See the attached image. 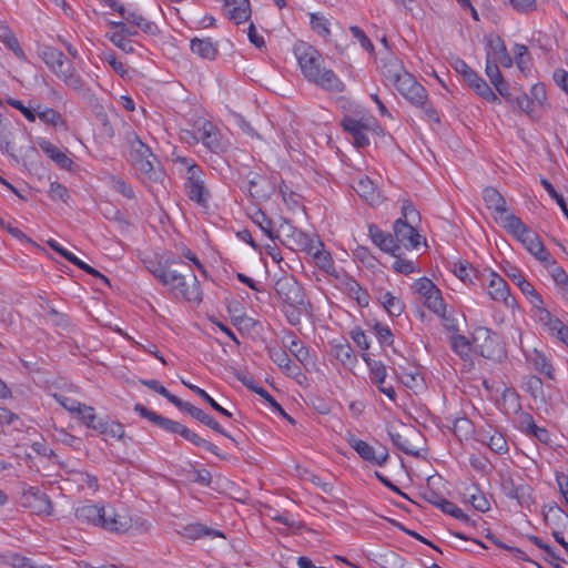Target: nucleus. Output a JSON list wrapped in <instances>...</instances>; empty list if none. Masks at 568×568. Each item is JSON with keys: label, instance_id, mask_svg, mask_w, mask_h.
I'll list each match as a JSON object with an SVG mask.
<instances>
[{"label": "nucleus", "instance_id": "25", "mask_svg": "<svg viewBox=\"0 0 568 568\" xmlns=\"http://www.w3.org/2000/svg\"><path fill=\"white\" fill-rule=\"evenodd\" d=\"M368 234L376 246H378L382 251L396 256V245L390 233H385L377 225L369 224Z\"/></svg>", "mask_w": 568, "mask_h": 568}, {"label": "nucleus", "instance_id": "9", "mask_svg": "<svg viewBox=\"0 0 568 568\" xmlns=\"http://www.w3.org/2000/svg\"><path fill=\"white\" fill-rule=\"evenodd\" d=\"M474 351L488 359H500L504 356V349L500 345L499 336L487 327H477L471 337Z\"/></svg>", "mask_w": 568, "mask_h": 568}, {"label": "nucleus", "instance_id": "23", "mask_svg": "<svg viewBox=\"0 0 568 568\" xmlns=\"http://www.w3.org/2000/svg\"><path fill=\"white\" fill-rule=\"evenodd\" d=\"M38 145L60 169L72 170L74 162L64 151L45 139L39 140Z\"/></svg>", "mask_w": 568, "mask_h": 568}, {"label": "nucleus", "instance_id": "42", "mask_svg": "<svg viewBox=\"0 0 568 568\" xmlns=\"http://www.w3.org/2000/svg\"><path fill=\"white\" fill-rule=\"evenodd\" d=\"M470 88L485 101L490 103H500L498 95L491 90V88L481 77H479Z\"/></svg>", "mask_w": 568, "mask_h": 568}, {"label": "nucleus", "instance_id": "51", "mask_svg": "<svg viewBox=\"0 0 568 568\" xmlns=\"http://www.w3.org/2000/svg\"><path fill=\"white\" fill-rule=\"evenodd\" d=\"M437 508H439L444 514H447L460 521L469 520V517L460 508H458L453 501L445 498H443Z\"/></svg>", "mask_w": 568, "mask_h": 568}, {"label": "nucleus", "instance_id": "19", "mask_svg": "<svg viewBox=\"0 0 568 568\" xmlns=\"http://www.w3.org/2000/svg\"><path fill=\"white\" fill-rule=\"evenodd\" d=\"M503 488L508 498L517 500V503L525 508H530L535 504L532 496V488L524 483H516L513 478H508Z\"/></svg>", "mask_w": 568, "mask_h": 568}, {"label": "nucleus", "instance_id": "33", "mask_svg": "<svg viewBox=\"0 0 568 568\" xmlns=\"http://www.w3.org/2000/svg\"><path fill=\"white\" fill-rule=\"evenodd\" d=\"M292 239L298 246V250L306 252L308 255L318 247H324V243L317 236H311L303 231H294Z\"/></svg>", "mask_w": 568, "mask_h": 568}, {"label": "nucleus", "instance_id": "47", "mask_svg": "<svg viewBox=\"0 0 568 568\" xmlns=\"http://www.w3.org/2000/svg\"><path fill=\"white\" fill-rule=\"evenodd\" d=\"M452 349L462 358L468 357L473 344L464 335H454L450 338Z\"/></svg>", "mask_w": 568, "mask_h": 568}, {"label": "nucleus", "instance_id": "54", "mask_svg": "<svg viewBox=\"0 0 568 568\" xmlns=\"http://www.w3.org/2000/svg\"><path fill=\"white\" fill-rule=\"evenodd\" d=\"M523 387L534 398L541 396L542 392H544L542 381L536 375H530V376L525 377Z\"/></svg>", "mask_w": 568, "mask_h": 568}, {"label": "nucleus", "instance_id": "18", "mask_svg": "<svg viewBox=\"0 0 568 568\" xmlns=\"http://www.w3.org/2000/svg\"><path fill=\"white\" fill-rule=\"evenodd\" d=\"M389 438L396 448L409 456H419V449L415 445L422 438L419 432L414 428H408L404 433L388 430Z\"/></svg>", "mask_w": 568, "mask_h": 568}, {"label": "nucleus", "instance_id": "58", "mask_svg": "<svg viewBox=\"0 0 568 568\" xmlns=\"http://www.w3.org/2000/svg\"><path fill=\"white\" fill-rule=\"evenodd\" d=\"M437 286L433 283L432 280L427 277H420L416 280L413 284V290L417 294H419L423 300L430 293H434Z\"/></svg>", "mask_w": 568, "mask_h": 568}, {"label": "nucleus", "instance_id": "20", "mask_svg": "<svg viewBox=\"0 0 568 568\" xmlns=\"http://www.w3.org/2000/svg\"><path fill=\"white\" fill-rule=\"evenodd\" d=\"M362 358L367 363L371 373V379L375 383L384 395H386L390 400H395L396 392L393 386L385 385L386 378V367L382 362L372 361L368 354H362Z\"/></svg>", "mask_w": 568, "mask_h": 568}, {"label": "nucleus", "instance_id": "39", "mask_svg": "<svg viewBox=\"0 0 568 568\" xmlns=\"http://www.w3.org/2000/svg\"><path fill=\"white\" fill-rule=\"evenodd\" d=\"M183 536L190 539H199L204 536L224 537L223 532L209 528L202 524H191L185 526Z\"/></svg>", "mask_w": 568, "mask_h": 568}, {"label": "nucleus", "instance_id": "22", "mask_svg": "<svg viewBox=\"0 0 568 568\" xmlns=\"http://www.w3.org/2000/svg\"><path fill=\"white\" fill-rule=\"evenodd\" d=\"M341 125L345 132L352 135L356 148L361 149L369 145V139L365 133L367 126L362 120L345 116L341 121Z\"/></svg>", "mask_w": 568, "mask_h": 568}, {"label": "nucleus", "instance_id": "11", "mask_svg": "<svg viewBox=\"0 0 568 568\" xmlns=\"http://www.w3.org/2000/svg\"><path fill=\"white\" fill-rule=\"evenodd\" d=\"M393 237L396 245V253L402 248L414 250L420 244V234L414 224L405 220H396L393 225Z\"/></svg>", "mask_w": 568, "mask_h": 568}, {"label": "nucleus", "instance_id": "37", "mask_svg": "<svg viewBox=\"0 0 568 568\" xmlns=\"http://www.w3.org/2000/svg\"><path fill=\"white\" fill-rule=\"evenodd\" d=\"M452 430L459 442L469 439L476 432L473 422L467 417L456 418L453 423Z\"/></svg>", "mask_w": 568, "mask_h": 568}, {"label": "nucleus", "instance_id": "48", "mask_svg": "<svg viewBox=\"0 0 568 568\" xmlns=\"http://www.w3.org/2000/svg\"><path fill=\"white\" fill-rule=\"evenodd\" d=\"M487 446L489 449L496 454L503 455L508 452V444L505 436L501 433L496 430L493 432V435L489 436V440L487 442Z\"/></svg>", "mask_w": 568, "mask_h": 568}, {"label": "nucleus", "instance_id": "15", "mask_svg": "<svg viewBox=\"0 0 568 568\" xmlns=\"http://www.w3.org/2000/svg\"><path fill=\"white\" fill-rule=\"evenodd\" d=\"M105 519L101 523V528L116 534H124L132 527V517L126 510H116L114 507L106 506L104 516Z\"/></svg>", "mask_w": 568, "mask_h": 568}, {"label": "nucleus", "instance_id": "34", "mask_svg": "<svg viewBox=\"0 0 568 568\" xmlns=\"http://www.w3.org/2000/svg\"><path fill=\"white\" fill-rule=\"evenodd\" d=\"M345 290L348 295L356 300L359 306H367L369 303V295L366 290H364L357 281L352 277H346L344 281Z\"/></svg>", "mask_w": 568, "mask_h": 568}, {"label": "nucleus", "instance_id": "49", "mask_svg": "<svg viewBox=\"0 0 568 568\" xmlns=\"http://www.w3.org/2000/svg\"><path fill=\"white\" fill-rule=\"evenodd\" d=\"M2 41L14 53V55L17 58H19V59L26 58L24 51L20 47V43H19L17 37L13 34V32L9 28H4Z\"/></svg>", "mask_w": 568, "mask_h": 568}, {"label": "nucleus", "instance_id": "32", "mask_svg": "<svg viewBox=\"0 0 568 568\" xmlns=\"http://www.w3.org/2000/svg\"><path fill=\"white\" fill-rule=\"evenodd\" d=\"M353 189L361 197L365 199L371 204L377 202L379 199L376 186L367 176L359 178L353 185Z\"/></svg>", "mask_w": 568, "mask_h": 568}, {"label": "nucleus", "instance_id": "13", "mask_svg": "<svg viewBox=\"0 0 568 568\" xmlns=\"http://www.w3.org/2000/svg\"><path fill=\"white\" fill-rule=\"evenodd\" d=\"M110 9L120 13V16L134 27L140 28L144 33L149 36H155L159 33V28L153 21H149L141 13L135 11H129L118 0H102Z\"/></svg>", "mask_w": 568, "mask_h": 568}, {"label": "nucleus", "instance_id": "7", "mask_svg": "<svg viewBox=\"0 0 568 568\" xmlns=\"http://www.w3.org/2000/svg\"><path fill=\"white\" fill-rule=\"evenodd\" d=\"M394 87L410 104L422 109L429 120L436 123L440 122L437 110L428 99L427 90L417 82L413 74L409 72L407 74H403L402 80H399Z\"/></svg>", "mask_w": 568, "mask_h": 568}, {"label": "nucleus", "instance_id": "14", "mask_svg": "<svg viewBox=\"0 0 568 568\" xmlns=\"http://www.w3.org/2000/svg\"><path fill=\"white\" fill-rule=\"evenodd\" d=\"M347 443L365 462L383 466L388 460L389 455L385 447L376 452L373 446H371L365 440L355 437L354 435L348 437Z\"/></svg>", "mask_w": 568, "mask_h": 568}, {"label": "nucleus", "instance_id": "57", "mask_svg": "<svg viewBox=\"0 0 568 568\" xmlns=\"http://www.w3.org/2000/svg\"><path fill=\"white\" fill-rule=\"evenodd\" d=\"M3 562L13 568H31V559L23 557L17 552H8L2 556Z\"/></svg>", "mask_w": 568, "mask_h": 568}, {"label": "nucleus", "instance_id": "46", "mask_svg": "<svg viewBox=\"0 0 568 568\" xmlns=\"http://www.w3.org/2000/svg\"><path fill=\"white\" fill-rule=\"evenodd\" d=\"M453 272L464 283H473V278L477 277V270L466 261L455 263Z\"/></svg>", "mask_w": 568, "mask_h": 568}, {"label": "nucleus", "instance_id": "64", "mask_svg": "<svg viewBox=\"0 0 568 568\" xmlns=\"http://www.w3.org/2000/svg\"><path fill=\"white\" fill-rule=\"evenodd\" d=\"M551 276L556 284L561 287L565 295H568V275L560 266H555L551 271Z\"/></svg>", "mask_w": 568, "mask_h": 568}, {"label": "nucleus", "instance_id": "44", "mask_svg": "<svg viewBox=\"0 0 568 568\" xmlns=\"http://www.w3.org/2000/svg\"><path fill=\"white\" fill-rule=\"evenodd\" d=\"M382 303L385 311L393 317L399 316L404 312V303L400 298L394 296L390 292H386L382 296Z\"/></svg>", "mask_w": 568, "mask_h": 568}, {"label": "nucleus", "instance_id": "38", "mask_svg": "<svg viewBox=\"0 0 568 568\" xmlns=\"http://www.w3.org/2000/svg\"><path fill=\"white\" fill-rule=\"evenodd\" d=\"M182 384L187 387L190 390H192L194 394L200 396L203 400H205L215 412L220 413L221 415L231 418L232 413L227 409L223 408L217 402H215L204 389L200 388L199 386L191 384L190 382H186L184 379H181Z\"/></svg>", "mask_w": 568, "mask_h": 568}, {"label": "nucleus", "instance_id": "60", "mask_svg": "<svg viewBox=\"0 0 568 568\" xmlns=\"http://www.w3.org/2000/svg\"><path fill=\"white\" fill-rule=\"evenodd\" d=\"M288 349L302 364L307 362L310 357V352L308 348L301 341L292 339Z\"/></svg>", "mask_w": 568, "mask_h": 568}, {"label": "nucleus", "instance_id": "56", "mask_svg": "<svg viewBox=\"0 0 568 568\" xmlns=\"http://www.w3.org/2000/svg\"><path fill=\"white\" fill-rule=\"evenodd\" d=\"M485 73L488 77L489 81L494 85L495 83L504 80V77L499 70L498 64L491 59V54L489 51L486 53V68Z\"/></svg>", "mask_w": 568, "mask_h": 568}, {"label": "nucleus", "instance_id": "24", "mask_svg": "<svg viewBox=\"0 0 568 568\" xmlns=\"http://www.w3.org/2000/svg\"><path fill=\"white\" fill-rule=\"evenodd\" d=\"M190 50L201 59L213 61L219 55L217 42L211 38H193L190 41Z\"/></svg>", "mask_w": 568, "mask_h": 568}, {"label": "nucleus", "instance_id": "61", "mask_svg": "<svg viewBox=\"0 0 568 568\" xmlns=\"http://www.w3.org/2000/svg\"><path fill=\"white\" fill-rule=\"evenodd\" d=\"M102 59L113 69L115 73L120 74L121 77H125L128 74L125 64L118 60L114 52H104Z\"/></svg>", "mask_w": 568, "mask_h": 568}, {"label": "nucleus", "instance_id": "17", "mask_svg": "<svg viewBox=\"0 0 568 568\" xmlns=\"http://www.w3.org/2000/svg\"><path fill=\"white\" fill-rule=\"evenodd\" d=\"M483 199L486 207L493 212L495 221L503 226L505 216L513 214L504 196L495 187L487 186L483 190Z\"/></svg>", "mask_w": 568, "mask_h": 568}, {"label": "nucleus", "instance_id": "4", "mask_svg": "<svg viewBox=\"0 0 568 568\" xmlns=\"http://www.w3.org/2000/svg\"><path fill=\"white\" fill-rule=\"evenodd\" d=\"M134 412L138 413L142 418L148 419L159 428L170 433V434H178L181 437H183L185 440L190 442L191 444L203 447L207 452L214 454L215 456L221 457L219 447L209 440L202 438L196 433L184 426L183 424L175 422L173 419H170L168 417H164L149 408H146L144 405L138 403L134 405Z\"/></svg>", "mask_w": 568, "mask_h": 568}, {"label": "nucleus", "instance_id": "6", "mask_svg": "<svg viewBox=\"0 0 568 568\" xmlns=\"http://www.w3.org/2000/svg\"><path fill=\"white\" fill-rule=\"evenodd\" d=\"M503 227L508 233L516 236L526 246V248L540 262L545 264H556L555 260L551 258L549 252L546 250L545 245L539 240L537 233L528 229L524 224L521 219H519L515 214H508L507 216H505Z\"/></svg>", "mask_w": 568, "mask_h": 568}, {"label": "nucleus", "instance_id": "8", "mask_svg": "<svg viewBox=\"0 0 568 568\" xmlns=\"http://www.w3.org/2000/svg\"><path fill=\"white\" fill-rule=\"evenodd\" d=\"M126 141L130 144V161L144 179L159 181L163 173L153 165L151 158L154 159L151 149L144 144L138 134L133 131L126 133Z\"/></svg>", "mask_w": 568, "mask_h": 568}, {"label": "nucleus", "instance_id": "41", "mask_svg": "<svg viewBox=\"0 0 568 568\" xmlns=\"http://www.w3.org/2000/svg\"><path fill=\"white\" fill-rule=\"evenodd\" d=\"M334 355L345 366H354L357 363L356 355L349 343H341L334 346Z\"/></svg>", "mask_w": 568, "mask_h": 568}, {"label": "nucleus", "instance_id": "62", "mask_svg": "<svg viewBox=\"0 0 568 568\" xmlns=\"http://www.w3.org/2000/svg\"><path fill=\"white\" fill-rule=\"evenodd\" d=\"M7 103L10 106L19 110L29 122L36 121V119H37L36 108H28L22 103V101L12 99V98H9L7 100Z\"/></svg>", "mask_w": 568, "mask_h": 568}, {"label": "nucleus", "instance_id": "35", "mask_svg": "<svg viewBox=\"0 0 568 568\" xmlns=\"http://www.w3.org/2000/svg\"><path fill=\"white\" fill-rule=\"evenodd\" d=\"M36 114L44 124L53 128L64 126L65 121L62 115L52 108L42 109L40 104L36 106Z\"/></svg>", "mask_w": 568, "mask_h": 568}, {"label": "nucleus", "instance_id": "30", "mask_svg": "<svg viewBox=\"0 0 568 568\" xmlns=\"http://www.w3.org/2000/svg\"><path fill=\"white\" fill-rule=\"evenodd\" d=\"M382 73L388 82L395 85L399 80H402L403 74H407L408 71L397 58L392 57L383 61Z\"/></svg>", "mask_w": 568, "mask_h": 568}, {"label": "nucleus", "instance_id": "29", "mask_svg": "<svg viewBox=\"0 0 568 568\" xmlns=\"http://www.w3.org/2000/svg\"><path fill=\"white\" fill-rule=\"evenodd\" d=\"M224 3L230 8V19L233 20L236 24L243 23L250 19V0H224Z\"/></svg>", "mask_w": 568, "mask_h": 568}, {"label": "nucleus", "instance_id": "53", "mask_svg": "<svg viewBox=\"0 0 568 568\" xmlns=\"http://www.w3.org/2000/svg\"><path fill=\"white\" fill-rule=\"evenodd\" d=\"M402 216L398 220H405L412 224L420 221V215L410 200H404L402 203Z\"/></svg>", "mask_w": 568, "mask_h": 568}, {"label": "nucleus", "instance_id": "63", "mask_svg": "<svg viewBox=\"0 0 568 568\" xmlns=\"http://www.w3.org/2000/svg\"><path fill=\"white\" fill-rule=\"evenodd\" d=\"M535 316L538 323L542 326L546 332H549L551 327H554L555 321H560L557 317H554L551 313L546 308H541L535 313Z\"/></svg>", "mask_w": 568, "mask_h": 568}, {"label": "nucleus", "instance_id": "27", "mask_svg": "<svg viewBox=\"0 0 568 568\" xmlns=\"http://www.w3.org/2000/svg\"><path fill=\"white\" fill-rule=\"evenodd\" d=\"M488 50L491 54V59L496 64H501L504 68H510L513 65V59L507 51V48L500 37H495L488 41Z\"/></svg>", "mask_w": 568, "mask_h": 568}, {"label": "nucleus", "instance_id": "2", "mask_svg": "<svg viewBox=\"0 0 568 568\" xmlns=\"http://www.w3.org/2000/svg\"><path fill=\"white\" fill-rule=\"evenodd\" d=\"M294 54L303 75L325 91L341 93L345 90L344 82L331 69L322 68V54L311 44L298 42Z\"/></svg>", "mask_w": 568, "mask_h": 568}, {"label": "nucleus", "instance_id": "50", "mask_svg": "<svg viewBox=\"0 0 568 568\" xmlns=\"http://www.w3.org/2000/svg\"><path fill=\"white\" fill-rule=\"evenodd\" d=\"M110 185L112 190L120 193L122 196L132 200L134 199V191L132 186L125 182L122 178L112 175L110 178Z\"/></svg>", "mask_w": 568, "mask_h": 568}, {"label": "nucleus", "instance_id": "16", "mask_svg": "<svg viewBox=\"0 0 568 568\" xmlns=\"http://www.w3.org/2000/svg\"><path fill=\"white\" fill-rule=\"evenodd\" d=\"M488 278L487 293L490 298L503 303L507 308H514L516 306V301L510 295L507 282L494 271L489 272Z\"/></svg>", "mask_w": 568, "mask_h": 568}, {"label": "nucleus", "instance_id": "10", "mask_svg": "<svg viewBox=\"0 0 568 568\" xmlns=\"http://www.w3.org/2000/svg\"><path fill=\"white\" fill-rule=\"evenodd\" d=\"M183 179V189L187 199L201 209H209L212 194L205 184L204 170H195V173L194 170H192L191 174L184 176Z\"/></svg>", "mask_w": 568, "mask_h": 568}, {"label": "nucleus", "instance_id": "52", "mask_svg": "<svg viewBox=\"0 0 568 568\" xmlns=\"http://www.w3.org/2000/svg\"><path fill=\"white\" fill-rule=\"evenodd\" d=\"M540 183L544 186V189L547 191V193L550 195V197L556 201V203L559 205L561 212L568 220V207H567L564 196L556 191L554 185L546 178H541Z\"/></svg>", "mask_w": 568, "mask_h": 568}, {"label": "nucleus", "instance_id": "26", "mask_svg": "<svg viewBox=\"0 0 568 568\" xmlns=\"http://www.w3.org/2000/svg\"><path fill=\"white\" fill-rule=\"evenodd\" d=\"M310 256H312L314 263L321 271L325 272L329 276L339 278V272L335 266V262L329 251H326L324 247H318L313 251Z\"/></svg>", "mask_w": 568, "mask_h": 568}, {"label": "nucleus", "instance_id": "21", "mask_svg": "<svg viewBox=\"0 0 568 568\" xmlns=\"http://www.w3.org/2000/svg\"><path fill=\"white\" fill-rule=\"evenodd\" d=\"M105 508V506H99L91 501H85L75 508L74 516L80 524L100 527L101 523L105 519V517H103Z\"/></svg>", "mask_w": 568, "mask_h": 568}, {"label": "nucleus", "instance_id": "45", "mask_svg": "<svg viewBox=\"0 0 568 568\" xmlns=\"http://www.w3.org/2000/svg\"><path fill=\"white\" fill-rule=\"evenodd\" d=\"M310 24L313 31L324 39H328L331 36L329 20L322 13H311Z\"/></svg>", "mask_w": 568, "mask_h": 568}, {"label": "nucleus", "instance_id": "31", "mask_svg": "<svg viewBox=\"0 0 568 568\" xmlns=\"http://www.w3.org/2000/svg\"><path fill=\"white\" fill-rule=\"evenodd\" d=\"M525 356L527 362L530 363L536 371L546 375L548 378H554V367L544 353L534 348L530 353L525 354Z\"/></svg>", "mask_w": 568, "mask_h": 568}, {"label": "nucleus", "instance_id": "36", "mask_svg": "<svg viewBox=\"0 0 568 568\" xmlns=\"http://www.w3.org/2000/svg\"><path fill=\"white\" fill-rule=\"evenodd\" d=\"M464 497L478 511L486 513L490 508V504L485 494L481 493L476 486L473 488H467Z\"/></svg>", "mask_w": 568, "mask_h": 568}, {"label": "nucleus", "instance_id": "28", "mask_svg": "<svg viewBox=\"0 0 568 568\" xmlns=\"http://www.w3.org/2000/svg\"><path fill=\"white\" fill-rule=\"evenodd\" d=\"M237 379L242 382L244 386L254 393L258 394L262 398H264L274 412L278 414H284V409L282 406L275 400V398L262 386H258L254 378L250 375H236Z\"/></svg>", "mask_w": 568, "mask_h": 568}, {"label": "nucleus", "instance_id": "12", "mask_svg": "<svg viewBox=\"0 0 568 568\" xmlns=\"http://www.w3.org/2000/svg\"><path fill=\"white\" fill-rule=\"evenodd\" d=\"M200 136H193L194 143L202 142L212 153L221 154L227 151L229 143L223 140L219 129L210 121H204L199 128Z\"/></svg>", "mask_w": 568, "mask_h": 568}, {"label": "nucleus", "instance_id": "43", "mask_svg": "<svg viewBox=\"0 0 568 568\" xmlns=\"http://www.w3.org/2000/svg\"><path fill=\"white\" fill-rule=\"evenodd\" d=\"M252 221L261 229V231L271 240L277 237L273 230V221L262 210H256L252 215Z\"/></svg>", "mask_w": 568, "mask_h": 568}, {"label": "nucleus", "instance_id": "3", "mask_svg": "<svg viewBox=\"0 0 568 568\" xmlns=\"http://www.w3.org/2000/svg\"><path fill=\"white\" fill-rule=\"evenodd\" d=\"M274 290L283 303L282 312L287 322L293 326L300 325L302 314L311 306L303 286L293 275L283 274L275 281Z\"/></svg>", "mask_w": 568, "mask_h": 568}, {"label": "nucleus", "instance_id": "59", "mask_svg": "<svg viewBox=\"0 0 568 568\" xmlns=\"http://www.w3.org/2000/svg\"><path fill=\"white\" fill-rule=\"evenodd\" d=\"M374 333L378 338L379 343L392 345L394 342V335L388 325L376 322L373 326Z\"/></svg>", "mask_w": 568, "mask_h": 568}, {"label": "nucleus", "instance_id": "55", "mask_svg": "<svg viewBox=\"0 0 568 568\" xmlns=\"http://www.w3.org/2000/svg\"><path fill=\"white\" fill-rule=\"evenodd\" d=\"M180 410L189 414L192 418L199 420L203 425H207V420L212 417L211 415L206 414L201 408L195 407L189 402H183L182 406L179 408Z\"/></svg>", "mask_w": 568, "mask_h": 568}, {"label": "nucleus", "instance_id": "5", "mask_svg": "<svg viewBox=\"0 0 568 568\" xmlns=\"http://www.w3.org/2000/svg\"><path fill=\"white\" fill-rule=\"evenodd\" d=\"M41 59L45 65L70 89L82 92L85 82L64 53L53 47H44Z\"/></svg>", "mask_w": 568, "mask_h": 568}, {"label": "nucleus", "instance_id": "40", "mask_svg": "<svg viewBox=\"0 0 568 568\" xmlns=\"http://www.w3.org/2000/svg\"><path fill=\"white\" fill-rule=\"evenodd\" d=\"M424 305L438 317L445 316L446 304L438 287L424 298Z\"/></svg>", "mask_w": 568, "mask_h": 568}, {"label": "nucleus", "instance_id": "1", "mask_svg": "<svg viewBox=\"0 0 568 568\" xmlns=\"http://www.w3.org/2000/svg\"><path fill=\"white\" fill-rule=\"evenodd\" d=\"M146 267L174 298L196 303L202 301L201 285L192 266L180 257L166 253L155 262L150 261Z\"/></svg>", "mask_w": 568, "mask_h": 568}]
</instances>
